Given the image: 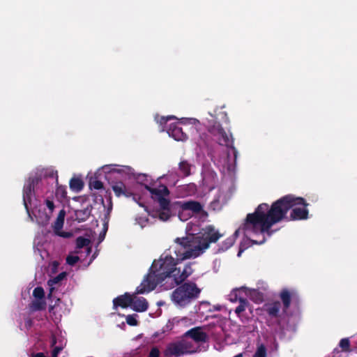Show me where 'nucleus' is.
Wrapping results in <instances>:
<instances>
[{"instance_id":"473e14b6","label":"nucleus","mask_w":357,"mask_h":357,"mask_svg":"<svg viewBox=\"0 0 357 357\" xmlns=\"http://www.w3.org/2000/svg\"><path fill=\"white\" fill-rule=\"evenodd\" d=\"M266 348L264 344H260L252 357H266Z\"/></svg>"},{"instance_id":"13d9d810","label":"nucleus","mask_w":357,"mask_h":357,"mask_svg":"<svg viewBox=\"0 0 357 357\" xmlns=\"http://www.w3.org/2000/svg\"><path fill=\"white\" fill-rule=\"evenodd\" d=\"M234 357H243V355H242V354H238L234 356Z\"/></svg>"},{"instance_id":"603ef678","label":"nucleus","mask_w":357,"mask_h":357,"mask_svg":"<svg viewBox=\"0 0 357 357\" xmlns=\"http://www.w3.org/2000/svg\"><path fill=\"white\" fill-rule=\"evenodd\" d=\"M157 305H158V306H162V305H165V302H164V301H158V302L157 303Z\"/></svg>"},{"instance_id":"412c9836","label":"nucleus","mask_w":357,"mask_h":357,"mask_svg":"<svg viewBox=\"0 0 357 357\" xmlns=\"http://www.w3.org/2000/svg\"><path fill=\"white\" fill-rule=\"evenodd\" d=\"M34 253L38 255L42 259L47 256V252L43 248V244L41 243L39 236H36L34 240Z\"/></svg>"},{"instance_id":"2f4dec72","label":"nucleus","mask_w":357,"mask_h":357,"mask_svg":"<svg viewBox=\"0 0 357 357\" xmlns=\"http://www.w3.org/2000/svg\"><path fill=\"white\" fill-rule=\"evenodd\" d=\"M24 323H20V327L22 330H29L32 326V321L29 316L24 317Z\"/></svg>"},{"instance_id":"72a5a7b5","label":"nucleus","mask_w":357,"mask_h":357,"mask_svg":"<svg viewBox=\"0 0 357 357\" xmlns=\"http://www.w3.org/2000/svg\"><path fill=\"white\" fill-rule=\"evenodd\" d=\"M44 290L40 287L35 288L33 291L34 299H44Z\"/></svg>"},{"instance_id":"7c9ffc66","label":"nucleus","mask_w":357,"mask_h":357,"mask_svg":"<svg viewBox=\"0 0 357 357\" xmlns=\"http://www.w3.org/2000/svg\"><path fill=\"white\" fill-rule=\"evenodd\" d=\"M42 206L44 208H45V211H47L48 213V214H50L51 215H52L54 208H56L54 201L52 199H50L49 198H47L45 199L44 204Z\"/></svg>"},{"instance_id":"7ed1b4c3","label":"nucleus","mask_w":357,"mask_h":357,"mask_svg":"<svg viewBox=\"0 0 357 357\" xmlns=\"http://www.w3.org/2000/svg\"><path fill=\"white\" fill-rule=\"evenodd\" d=\"M153 197L158 200V204L153 206L149 214L161 221H167L176 212L178 218L185 222L193 215L201 219L203 222L207 218L208 214L204 211L203 206L196 201L176 202L171 203L169 192L167 186H162L154 193Z\"/></svg>"},{"instance_id":"4468645a","label":"nucleus","mask_w":357,"mask_h":357,"mask_svg":"<svg viewBox=\"0 0 357 357\" xmlns=\"http://www.w3.org/2000/svg\"><path fill=\"white\" fill-rule=\"evenodd\" d=\"M91 241L89 239L79 236L76 240L75 254H79L84 257L91 253Z\"/></svg>"},{"instance_id":"a18cd8bd","label":"nucleus","mask_w":357,"mask_h":357,"mask_svg":"<svg viewBox=\"0 0 357 357\" xmlns=\"http://www.w3.org/2000/svg\"><path fill=\"white\" fill-rule=\"evenodd\" d=\"M252 295H255L257 296L255 301H262V294H260L258 291L257 290H253L252 292Z\"/></svg>"},{"instance_id":"1a4fd4ad","label":"nucleus","mask_w":357,"mask_h":357,"mask_svg":"<svg viewBox=\"0 0 357 357\" xmlns=\"http://www.w3.org/2000/svg\"><path fill=\"white\" fill-rule=\"evenodd\" d=\"M225 146L227 147V168L228 172H233L236 169L238 151L234 146V138L231 135L227 136L225 132Z\"/></svg>"},{"instance_id":"f3484780","label":"nucleus","mask_w":357,"mask_h":357,"mask_svg":"<svg viewBox=\"0 0 357 357\" xmlns=\"http://www.w3.org/2000/svg\"><path fill=\"white\" fill-rule=\"evenodd\" d=\"M65 215L66 211L63 209L61 210L57 215L56 221L54 223L53 228L54 231L56 235L63 238H68L71 236L70 233L61 231L63 226Z\"/></svg>"},{"instance_id":"6ab92c4d","label":"nucleus","mask_w":357,"mask_h":357,"mask_svg":"<svg viewBox=\"0 0 357 357\" xmlns=\"http://www.w3.org/2000/svg\"><path fill=\"white\" fill-rule=\"evenodd\" d=\"M132 303V294L126 293L124 295H121L113 301L114 307L116 308L120 306L121 307H127L131 306Z\"/></svg>"},{"instance_id":"3c124183","label":"nucleus","mask_w":357,"mask_h":357,"mask_svg":"<svg viewBox=\"0 0 357 357\" xmlns=\"http://www.w3.org/2000/svg\"><path fill=\"white\" fill-rule=\"evenodd\" d=\"M227 244H228V245H227L226 248H229L233 244V241L231 240L229 243H225V245H227Z\"/></svg>"},{"instance_id":"393cba45","label":"nucleus","mask_w":357,"mask_h":357,"mask_svg":"<svg viewBox=\"0 0 357 357\" xmlns=\"http://www.w3.org/2000/svg\"><path fill=\"white\" fill-rule=\"evenodd\" d=\"M46 303L45 299H34L30 305V309L32 312L45 309Z\"/></svg>"},{"instance_id":"f704fd0d","label":"nucleus","mask_w":357,"mask_h":357,"mask_svg":"<svg viewBox=\"0 0 357 357\" xmlns=\"http://www.w3.org/2000/svg\"><path fill=\"white\" fill-rule=\"evenodd\" d=\"M339 345L344 351H349L350 350V342L348 338L342 339Z\"/></svg>"},{"instance_id":"bb28decb","label":"nucleus","mask_w":357,"mask_h":357,"mask_svg":"<svg viewBox=\"0 0 357 357\" xmlns=\"http://www.w3.org/2000/svg\"><path fill=\"white\" fill-rule=\"evenodd\" d=\"M209 131L213 135L218 136L220 140L223 137V130L220 123L217 122L216 120L215 121L214 124L211 126Z\"/></svg>"},{"instance_id":"ea45409f","label":"nucleus","mask_w":357,"mask_h":357,"mask_svg":"<svg viewBox=\"0 0 357 357\" xmlns=\"http://www.w3.org/2000/svg\"><path fill=\"white\" fill-rule=\"evenodd\" d=\"M163 335H164L163 331H158V332L154 333L153 334V335L151 336V337L150 338V340H147V343H149V344L154 343L155 339H157V338L162 339L163 337Z\"/></svg>"},{"instance_id":"c756f323","label":"nucleus","mask_w":357,"mask_h":357,"mask_svg":"<svg viewBox=\"0 0 357 357\" xmlns=\"http://www.w3.org/2000/svg\"><path fill=\"white\" fill-rule=\"evenodd\" d=\"M66 273L63 272L60 273L57 276L50 279L48 281V285L50 287V290L52 291L54 289V285H56V284L60 282L66 277Z\"/></svg>"},{"instance_id":"f8f14e48","label":"nucleus","mask_w":357,"mask_h":357,"mask_svg":"<svg viewBox=\"0 0 357 357\" xmlns=\"http://www.w3.org/2000/svg\"><path fill=\"white\" fill-rule=\"evenodd\" d=\"M185 354L182 340L169 344L165 351V356L168 357H178Z\"/></svg>"},{"instance_id":"423d86ee","label":"nucleus","mask_w":357,"mask_h":357,"mask_svg":"<svg viewBox=\"0 0 357 357\" xmlns=\"http://www.w3.org/2000/svg\"><path fill=\"white\" fill-rule=\"evenodd\" d=\"M281 300L267 302L263 309L267 315L266 324L268 326H279L281 325L282 316L287 312L293 300L297 299V293L288 289H282L279 294Z\"/></svg>"},{"instance_id":"a878e982","label":"nucleus","mask_w":357,"mask_h":357,"mask_svg":"<svg viewBox=\"0 0 357 357\" xmlns=\"http://www.w3.org/2000/svg\"><path fill=\"white\" fill-rule=\"evenodd\" d=\"M84 257L79 254L71 253L66 257V263L70 266H74L77 261H83Z\"/></svg>"},{"instance_id":"c85d7f7f","label":"nucleus","mask_w":357,"mask_h":357,"mask_svg":"<svg viewBox=\"0 0 357 357\" xmlns=\"http://www.w3.org/2000/svg\"><path fill=\"white\" fill-rule=\"evenodd\" d=\"M191 167V165L187 161H181L179 163V169L184 176H187L190 174Z\"/></svg>"},{"instance_id":"9d476101","label":"nucleus","mask_w":357,"mask_h":357,"mask_svg":"<svg viewBox=\"0 0 357 357\" xmlns=\"http://www.w3.org/2000/svg\"><path fill=\"white\" fill-rule=\"evenodd\" d=\"M112 190L117 197L125 196L126 197H132L134 202L137 203L140 206L144 207L146 211H149L148 206L144 205L142 201V197L138 196L137 193L132 192L128 190L125 184L122 182H116L112 185Z\"/></svg>"},{"instance_id":"0eeeda50","label":"nucleus","mask_w":357,"mask_h":357,"mask_svg":"<svg viewBox=\"0 0 357 357\" xmlns=\"http://www.w3.org/2000/svg\"><path fill=\"white\" fill-rule=\"evenodd\" d=\"M155 120L161 127V131H166L169 136L176 141H185L188 136L182 130L178 124H192L199 123V121L194 118H181L178 119L174 116H159L156 115Z\"/></svg>"},{"instance_id":"864d4df0","label":"nucleus","mask_w":357,"mask_h":357,"mask_svg":"<svg viewBox=\"0 0 357 357\" xmlns=\"http://www.w3.org/2000/svg\"><path fill=\"white\" fill-rule=\"evenodd\" d=\"M220 308H221V307H220V305H218V306H215H215H213V309H214V310H220Z\"/></svg>"},{"instance_id":"2eb2a0df","label":"nucleus","mask_w":357,"mask_h":357,"mask_svg":"<svg viewBox=\"0 0 357 357\" xmlns=\"http://www.w3.org/2000/svg\"><path fill=\"white\" fill-rule=\"evenodd\" d=\"M217 181L216 174L210 169H205L202 172V184L208 190L215 188Z\"/></svg>"},{"instance_id":"de8ad7c7","label":"nucleus","mask_w":357,"mask_h":357,"mask_svg":"<svg viewBox=\"0 0 357 357\" xmlns=\"http://www.w3.org/2000/svg\"><path fill=\"white\" fill-rule=\"evenodd\" d=\"M247 248V247H245L243 244H241L239 250L238 252L237 256L240 257L242 254V252Z\"/></svg>"},{"instance_id":"39448f33","label":"nucleus","mask_w":357,"mask_h":357,"mask_svg":"<svg viewBox=\"0 0 357 357\" xmlns=\"http://www.w3.org/2000/svg\"><path fill=\"white\" fill-rule=\"evenodd\" d=\"M100 172L105 174L115 172L121 174L125 178H133L136 180L139 185L137 190L134 192L138 194L137 197L139 196L142 197V201L144 203L145 206H146V199L148 197L151 198L154 206L157 205L158 200L155 199L153 195L154 193H157L158 190L160 189V187L165 186V185L158 184L157 183H150L149 176L146 174H136L134 169L129 166H120L114 164L107 165L98 169V173L100 174Z\"/></svg>"},{"instance_id":"8fccbe9b","label":"nucleus","mask_w":357,"mask_h":357,"mask_svg":"<svg viewBox=\"0 0 357 357\" xmlns=\"http://www.w3.org/2000/svg\"><path fill=\"white\" fill-rule=\"evenodd\" d=\"M32 357H46L43 353H38L36 354L33 355Z\"/></svg>"},{"instance_id":"58836bf2","label":"nucleus","mask_w":357,"mask_h":357,"mask_svg":"<svg viewBox=\"0 0 357 357\" xmlns=\"http://www.w3.org/2000/svg\"><path fill=\"white\" fill-rule=\"evenodd\" d=\"M136 224L139 225L141 228H144L148 223V219L146 217L137 216L135 218Z\"/></svg>"},{"instance_id":"b1692460","label":"nucleus","mask_w":357,"mask_h":357,"mask_svg":"<svg viewBox=\"0 0 357 357\" xmlns=\"http://www.w3.org/2000/svg\"><path fill=\"white\" fill-rule=\"evenodd\" d=\"M180 190L182 191L181 195L183 197L189 196L194 194L196 191V185L194 183H190L186 185L180 186Z\"/></svg>"},{"instance_id":"49530a36","label":"nucleus","mask_w":357,"mask_h":357,"mask_svg":"<svg viewBox=\"0 0 357 357\" xmlns=\"http://www.w3.org/2000/svg\"><path fill=\"white\" fill-rule=\"evenodd\" d=\"M169 176H172L174 180H176V177H177V176H176V174L175 173H174V172H171V173H169V174H167V175L164 176L163 177H162V178H165V177H167H167H169ZM175 183H176V182H175V181H174L172 182V184H174V185Z\"/></svg>"},{"instance_id":"f03ea898","label":"nucleus","mask_w":357,"mask_h":357,"mask_svg":"<svg viewBox=\"0 0 357 357\" xmlns=\"http://www.w3.org/2000/svg\"><path fill=\"white\" fill-rule=\"evenodd\" d=\"M309 205L305 199L294 195H287L273 202L271 206L268 204H260L253 213H248L234 235L237 236L240 231L248 237L251 234H268L271 235V227L287 219V213H290L291 220H303L308 218Z\"/></svg>"},{"instance_id":"cd10ccee","label":"nucleus","mask_w":357,"mask_h":357,"mask_svg":"<svg viewBox=\"0 0 357 357\" xmlns=\"http://www.w3.org/2000/svg\"><path fill=\"white\" fill-rule=\"evenodd\" d=\"M248 301L245 298H239V304L235 309V312L238 316L245 310Z\"/></svg>"},{"instance_id":"79ce46f5","label":"nucleus","mask_w":357,"mask_h":357,"mask_svg":"<svg viewBox=\"0 0 357 357\" xmlns=\"http://www.w3.org/2000/svg\"><path fill=\"white\" fill-rule=\"evenodd\" d=\"M205 310H208L210 312L212 311L211 307L209 303H208V302H202L200 303L199 311L200 313H204Z\"/></svg>"},{"instance_id":"a211bd4d","label":"nucleus","mask_w":357,"mask_h":357,"mask_svg":"<svg viewBox=\"0 0 357 357\" xmlns=\"http://www.w3.org/2000/svg\"><path fill=\"white\" fill-rule=\"evenodd\" d=\"M135 311L144 312L148 309L147 301L143 297H138L136 294H132V303L130 306Z\"/></svg>"},{"instance_id":"6e6d98bb","label":"nucleus","mask_w":357,"mask_h":357,"mask_svg":"<svg viewBox=\"0 0 357 357\" xmlns=\"http://www.w3.org/2000/svg\"><path fill=\"white\" fill-rule=\"evenodd\" d=\"M111 210H112V206H109V208H108V209H107V215H109V213H110Z\"/></svg>"},{"instance_id":"5fc2aeb1","label":"nucleus","mask_w":357,"mask_h":357,"mask_svg":"<svg viewBox=\"0 0 357 357\" xmlns=\"http://www.w3.org/2000/svg\"><path fill=\"white\" fill-rule=\"evenodd\" d=\"M95 257H95L94 255H93V256H92V257L91 258L90 261H89V263H88V265H89V264L92 262V261L95 259Z\"/></svg>"},{"instance_id":"aec40b11","label":"nucleus","mask_w":357,"mask_h":357,"mask_svg":"<svg viewBox=\"0 0 357 357\" xmlns=\"http://www.w3.org/2000/svg\"><path fill=\"white\" fill-rule=\"evenodd\" d=\"M211 317L212 318L217 319L216 323L215 321H212L210 324L212 325L213 330L211 331V335H213L215 338L217 335L221 334L223 332V321L221 317L217 318L213 315H207L206 318Z\"/></svg>"},{"instance_id":"4be33fe9","label":"nucleus","mask_w":357,"mask_h":357,"mask_svg":"<svg viewBox=\"0 0 357 357\" xmlns=\"http://www.w3.org/2000/svg\"><path fill=\"white\" fill-rule=\"evenodd\" d=\"M90 215L91 210L88 207L75 211V218L79 222L86 220Z\"/></svg>"},{"instance_id":"a19ab883","label":"nucleus","mask_w":357,"mask_h":357,"mask_svg":"<svg viewBox=\"0 0 357 357\" xmlns=\"http://www.w3.org/2000/svg\"><path fill=\"white\" fill-rule=\"evenodd\" d=\"M56 196L60 198H64L66 196V187L59 186L56 190Z\"/></svg>"},{"instance_id":"e433bc0d","label":"nucleus","mask_w":357,"mask_h":357,"mask_svg":"<svg viewBox=\"0 0 357 357\" xmlns=\"http://www.w3.org/2000/svg\"><path fill=\"white\" fill-rule=\"evenodd\" d=\"M137 314H132V315H128L126 317V322L130 326H137Z\"/></svg>"},{"instance_id":"4d7b16f0","label":"nucleus","mask_w":357,"mask_h":357,"mask_svg":"<svg viewBox=\"0 0 357 357\" xmlns=\"http://www.w3.org/2000/svg\"><path fill=\"white\" fill-rule=\"evenodd\" d=\"M142 337V334H139V335H138L137 336H136V337L134 338V340H137V339H139V338H141Z\"/></svg>"},{"instance_id":"c03bdc74","label":"nucleus","mask_w":357,"mask_h":357,"mask_svg":"<svg viewBox=\"0 0 357 357\" xmlns=\"http://www.w3.org/2000/svg\"><path fill=\"white\" fill-rule=\"evenodd\" d=\"M160 351L157 347H153L150 351L149 357H159Z\"/></svg>"},{"instance_id":"9b49d317","label":"nucleus","mask_w":357,"mask_h":357,"mask_svg":"<svg viewBox=\"0 0 357 357\" xmlns=\"http://www.w3.org/2000/svg\"><path fill=\"white\" fill-rule=\"evenodd\" d=\"M186 337L195 340L201 346H205L208 335L201 327H195L188 331L185 334Z\"/></svg>"},{"instance_id":"5701e85b","label":"nucleus","mask_w":357,"mask_h":357,"mask_svg":"<svg viewBox=\"0 0 357 357\" xmlns=\"http://www.w3.org/2000/svg\"><path fill=\"white\" fill-rule=\"evenodd\" d=\"M84 183L81 178L74 177L70 181V189L76 192L81 191L83 188Z\"/></svg>"},{"instance_id":"ddd939ff","label":"nucleus","mask_w":357,"mask_h":357,"mask_svg":"<svg viewBox=\"0 0 357 357\" xmlns=\"http://www.w3.org/2000/svg\"><path fill=\"white\" fill-rule=\"evenodd\" d=\"M66 340L64 336L61 334L58 335L56 333H54L52 335L51 340V347L52 348V357H57L58 354L66 346Z\"/></svg>"},{"instance_id":"09e8293b","label":"nucleus","mask_w":357,"mask_h":357,"mask_svg":"<svg viewBox=\"0 0 357 357\" xmlns=\"http://www.w3.org/2000/svg\"><path fill=\"white\" fill-rule=\"evenodd\" d=\"M264 241H265V238L264 237L263 238V240L261 241L260 242H258V241H255V240H251L252 244H256V245L262 244Z\"/></svg>"},{"instance_id":"4c0bfd02","label":"nucleus","mask_w":357,"mask_h":357,"mask_svg":"<svg viewBox=\"0 0 357 357\" xmlns=\"http://www.w3.org/2000/svg\"><path fill=\"white\" fill-rule=\"evenodd\" d=\"M90 187L96 190H100L103 188V184L101 181L93 179L90 181Z\"/></svg>"},{"instance_id":"c9c22d12","label":"nucleus","mask_w":357,"mask_h":357,"mask_svg":"<svg viewBox=\"0 0 357 357\" xmlns=\"http://www.w3.org/2000/svg\"><path fill=\"white\" fill-rule=\"evenodd\" d=\"M239 298H242L239 296V290L235 289L229 295V300L232 303L239 302Z\"/></svg>"},{"instance_id":"dca6fc26","label":"nucleus","mask_w":357,"mask_h":357,"mask_svg":"<svg viewBox=\"0 0 357 357\" xmlns=\"http://www.w3.org/2000/svg\"><path fill=\"white\" fill-rule=\"evenodd\" d=\"M184 348L186 354H192L195 352H199L202 351H205L206 349V346H201L196 341L190 339L186 335H184L182 339Z\"/></svg>"},{"instance_id":"6e6552de","label":"nucleus","mask_w":357,"mask_h":357,"mask_svg":"<svg viewBox=\"0 0 357 357\" xmlns=\"http://www.w3.org/2000/svg\"><path fill=\"white\" fill-rule=\"evenodd\" d=\"M200 292L195 283L185 282L172 292V300L177 307H184L197 299Z\"/></svg>"},{"instance_id":"20e7f679","label":"nucleus","mask_w":357,"mask_h":357,"mask_svg":"<svg viewBox=\"0 0 357 357\" xmlns=\"http://www.w3.org/2000/svg\"><path fill=\"white\" fill-rule=\"evenodd\" d=\"M48 169L37 168L34 174H31L29 179L26 181L23 188V202L29 215V218L32 222H36L39 225H47L51 215L45 211V208L42 205L38 207L36 206V202L34 190L38 189L40 185H43L45 181L42 177H46L50 174Z\"/></svg>"},{"instance_id":"f257e3e1","label":"nucleus","mask_w":357,"mask_h":357,"mask_svg":"<svg viewBox=\"0 0 357 357\" xmlns=\"http://www.w3.org/2000/svg\"><path fill=\"white\" fill-rule=\"evenodd\" d=\"M187 236L177 238L174 258L168 252L154 260L149 273L137 287L136 294H144L153 291L158 285L170 289L184 282L193 272L191 265L186 264L181 271L176 266L185 259L195 258L206 250L211 243L216 242L221 234L212 225L202 229L190 222L186 227Z\"/></svg>"},{"instance_id":"37998d69","label":"nucleus","mask_w":357,"mask_h":357,"mask_svg":"<svg viewBox=\"0 0 357 357\" xmlns=\"http://www.w3.org/2000/svg\"><path fill=\"white\" fill-rule=\"evenodd\" d=\"M107 229L108 225L107 220L104 222L102 231L99 234V243H101L104 240Z\"/></svg>"}]
</instances>
